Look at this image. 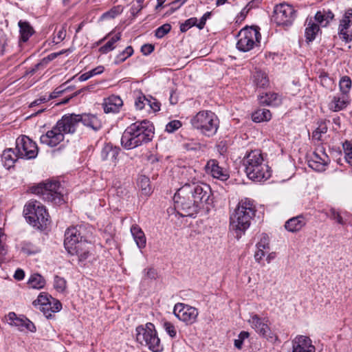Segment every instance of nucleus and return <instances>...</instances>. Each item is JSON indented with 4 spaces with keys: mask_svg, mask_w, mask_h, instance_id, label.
<instances>
[{
    "mask_svg": "<svg viewBox=\"0 0 352 352\" xmlns=\"http://www.w3.org/2000/svg\"><path fill=\"white\" fill-rule=\"evenodd\" d=\"M174 206L182 217H192L201 209L208 212L213 204L209 185L203 182H186L175 192Z\"/></svg>",
    "mask_w": 352,
    "mask_h": 352,
    "instance_id": "f257e3e1",
    "label": "nucleus"
},
{
    "mask_svg": "<svg viewBox=\"0 0 352 352\" xmlns=\"http://www.w3.org/2000/svg\"><path fill=\"white\" fill-rule=\"evenodd\" d=\"M155 128L148 120H138L130 124L124 131L121 144L126 149H132L151 142Z\"/></svg>",
    "mask_w": 352,
    "mask_h": 352,
    "instance_id": "f03ea898",
    "label": "nucleus"
},
{
    "mask_svg": "<svg viewBox=\"0 0 352 352\" xmlns=\"http://www.w3.org/2000/svg\"><path fill=\"white\" fill-rule=\"evenodd\" d=\"M79 124V114L64 115L51 130L40 137V142L54 147L63 141L65 133H74Z\"/></svg>",
    "mask_w": 352,
    "mask_h": 352,
    "instance_id": "7ed1b4c3",
    "label": "nucleus"
},
{
    "mask_svg": "<svg viewBox=\"0 0 352 352\" xmlns=\"http://www.w3.org/2000/svg\"><path fill=\"white\" fill-rule=\"evenodd\" d=\"M256 211V207L250 199L245 198L239 202L237 208L230 217V227L236 232L237 239L241 238L250 227Z\"/></svg>",
    "mask_w": 352,
    "mask_h": 352,
    "instance_id": "20e7f679",
    "label": "nucleus"
},
{
    "mask_svg": "<svg viewBox=\"0 0 352 352\" xmlns=\"http://www.w3.org/2000/svg\"><path fill=\"white\" fill-rule=\"evenodd\" d=\"M248 177L254 182L265 181L271 177V170L264 162L262 153L258 150L251 151L243 160Z\"/></svg>",
    "mask_w": 352,
    "mask_h": 352,
    "instance_id": "39448f33",
    "label": "nucleus"
},
{
    "mask_svg": "<svg viewBox=\"0 0 352 352\" xmlns=\"http://www.w3.org/2000/svg\"><path fill=\"white\" fill-rule=\"evenodd\" d=\"M192 127L206 137L214 136L219 127V120L211 111H201L191 120Z\"/></svg>",
    "mask_w": 352,
    "mask_h": 352,
    "instance_id": "423d86ee",
    "label": "nucleus"
},
{
    "mask_svg": "<svg viewBox=\"0 0 352 352\" xmlns=\"http://www.w3.org/2000/svg\"><path fill=\"white\" fill-rule=\"evenodd\" d=\"M135 331L136 340L140 344L147 346L153 352H160L163 350V346L153 323L147 322L145 326L140 325L136 327Z\"/></svg>",
    "mask_w": 352,
    "mask_h": 352,
    "instance_id": "0eeeda50",
    "label": "nucleus"
},
{
    "mask_svg": "<svg viewBox=\"0 0 352 352\" xmlns=\"http://www.w3.org/2000/svg\"><path fill=\"white\" fill-rule=\"evenodd\" d=\"M63 187L58 181L42 182L32 188V192L39 195L45 201L60 205L64 202Z\"/></svg>",
    "mask_w": 352,
    "mask_h": 352,
    "instance_id": "6e6552de",
    "label": "nucleus"
},
{
    "mask_svg": "<svg viewBox=\"0 0 352 352\" xmlns=\"http://www.w3.org/2000/svg\"><path fill=\"white\" fill-rule=\"evenodd\" d=\"M23 214L30 224L39 229L46 227L50 221L48 212L38 201H30L25 205Z\"/></svg>",
    "mask_w": 352,
    "mask_h": 352,
    "instance_id": "1a4fd4ad",
    "label": "nucleus"
},
{
    "mask_svg": "<svg viewBox=\"0 0 352 352\" xmlns=\"http://www.w3.org/2000/svg\"><path fill=\"white\" fill-rule=\"evenodd\" d=\"M259 30L258 27L252 26H246L241 29L237 34L236 48L243 52L252 50L256 43L260 42L261 35Z\"/></svg>",
    "mask_w": 352,
    "mask_h": 352,
    "instance_id": "9d476101",
    "label": "nucleus"
},
{
    "mask_svg": "<svg viewBox=\"0 0 352 352\" xmlns=\"http://www.w3.org/2000/svg\"><path fill=\"white\" fill-rule=\"evenodd\" d=\"M91 237V229L87 225L81 224L68 228L65 233V248H67L78 243L89 241Z\"/></svg>",
    "mask_w": 352,
    "mask_h": 352,
    "instance_id": "9b49d317",
    "label": "nucleus"
},
{
    "mask_svg": "<svg viewBox=\"0 0 352 352\" xmlns=\"http://www.w3.org/2000/svg\"><path fill=\"white\" fill-rule=\"evenodd\" d=\"M296 16V11L291 5L280 3L275 6L272 21L278 26L291 25Z\"/></svg>",
    "mask_w": 352,
    "mask_h": 352,
    "instance_id": "f8f14e48",
    "label": "nucleus"
},
{
    "mask_svg": "<svg viewBox=\"0 0 352 352\" xmlns=\"http://www.w3.org/2000/svg\"><path fill=\"white\" fill-rule=\"evenodd\" d=\"M16 149L19 157L27 160L34 159L38 152L36 142L26 135H21L16 140Z\"/></svg>",
    "mask_w": 352,
    "mask_h": 352,
    "instance_id": "ddd939ff",
    "label": "nucleus"
},
{
    "mask_svg": "<svg viewBox=\"0 0 352 352\" xmlns=\"http://www.w3.org/2000/svg\"><path fill=\"white\" fill-rule=\"evenodd\" d=\"M173 314L179 320L189 325L197 321L199 311L194 307L184 303H177L174 307Z\"/></svg>",
    "mask_w": 352,
    "mask_h": 352,
    "instance_id": "4468645a",
    "label": "nucleus"
},
{
    "mask_svg": "<svg viewBox=\"0 0 352 352\" xmlns=\"http://www.w3.org/2000/svg\"><path fill=\"white\" fill-rule=\"evenodd\" d=\"M249 322L252 328L268 341L274 343L278 340V336L271 331L267 324V320L265 318H261L258 315L254 314L251 316Z\"/></svg>",
    "mask_w": 352,
    "mask_h": 352,
    "instance_id": "2eb2a0df",
    "label": "nucleus"
},
{
    "mask_svg": "<svg viewBox=\"0 0 352 352\" xmlns=\"http://www.w3.org/2000/svg\"><path fill=\"white\" fill-rule=\"evenodd\" d=\"M3 321L10 326H14L20 331H23L25 329L31 331H36V327L32 322L27 318L18 317L14 312H10L4 317Z\"/></svg>",
    "mask_w": 352,
    "mask_h": 352,
    "instance_id": "dca6fc26",
    "label": "nucleus"
},
{
    "mask_svg": "<svg viewBox=\"0 0 352 352\" xmlns=\"http://www.w3.org/2000/svg\"><path fill=\"white\" fill-rule=\"evenodd\" d=\"M205 168L208 174L221 181H226L230 177L228 171L226 168L220 166L217 160L211 159L208 160Z\"/></svg>",
    "mask_w": 352,
    "mask_h": 352,
    "instance_id": "f3484780",
    "label": "nucleus"
},
{
    "mask_svg": "<svg viewBox=\"0 0 352 352\" xmlns=\"http://www.w3.org/2000/svg\"><path fill=\"white\" fill-rule=\"evenodd\" d=\"M91 246V239L89 241L78 243L76 245H72L65 248L68 253L72 255H76L78 261H85L89 256V249Z\"/></svg>",
    "mask_w": 352,
    "mask_h": 352,
    "instance_id": "a211bd4d",
    "label": "nucleus"
},
{
    "mask_svg": "<svg viewBox=\"0 0 352 352\" xmlns=\"http://www.w3.org/2000/svg\"><path fill=\"white\" fill-rule=\"evenodd\" d=\"M329 162V157L324 153L320 155L318 152H314L307 160L309 166L318 172L324 171Z\"/></svg>",
    "mask_w": 352,
    "mask_h": 352,
    "instance_id": "6ab92c4d",
    "label": "nucleus"
},
{
    "mask_svg": "<svg viewBox=\"0 0 352 352\" xmlns=\"http://www.w3.org/2000/svg\"><path fill=\"white\" fill-rule=\"evenodd\" d=\"M79 117L80 123L94 131H98L102 128V121L96 115L83 113L79 114Z\"/></svg>",
    "mask_w": 352,
    "mask_h": 352,
    "instance_id": "aec40b11",
    "label": "nucleus"
},
{
    "mask_svg": "<svg viewBox=\"0 0 352 352\" xmlns=\"http://www.w3.org/2000/svg\"><path fill=\"white\" fill-rule=\"evenodd\" d=\"M349 103V96H344L340 94L333 96L331 102L328 104V107L331 111L337 112L346 108Z\"/></svg>",
    "mask_w": 352,
    "mask_h": 352,
    "instance_id": "412c9836",
    "label": "nucleus"
},
{
    "mask_svg": "<svg viewBox=\"0 0 352 352\" xmlns=\"http://www.w3.org/2000/svg\"><path fill=\"white\" fill-rule=\"evenodd\" d=\"M307 223L304 216L298 215L292 217L285 222V228L290 232H296L300 231Z\"/></svg>",
    "mask_w": 352,
    "mask_h": 352,
    "instance_id": "4be33fe9",
    "label": "nucleus"
},
{
    "mask_svg": "<svg viewBox=\"0 0 352 352\" xmlns=\"http://www.w3.org/2000/svg\"><path fill=\"white\" fill-rule=\"evenodd\" d=\"M123 102L120 97L111 96L103 104L104 111L107 113L118 112Z\"/></svg>",
    "mask_w": 352,
    "mask_h": 352,
    "instance_id": "5701e85b",
    "label": "nucleus"
},
{
    "mask_svg": "<svg viewBox=\"0 0 352 352\" xmlns=\"http://www.w3.org/2000/svg\"><path fill=\"white\" fill-rule=\"evenodd\" d=\"M131 232L133 238L140 250L146 247V239L144 232L138 225H133L131 227Z\"/></svg>",
    "mask_w": 352,
    "mask_h": 352,
    "instance_id": "b1692460",
    "label": "nucleus"
},
{
    "mask_svg": "<svg viewBox=\"0 0 352 352\" xmlns=\"http://www.w3.org/2000/svg\"><path fill=\"white\" fill-rule=\"evenodd\" d=\"M50 296H48V294L46 293H41L37 299L33 302L34 305L37 304L41 305L40 309L47 318H50L52 316V314L49 313V306H50L51 301Z\"/></svg>",
    "mask_w": 352,
    "mask_h": 352,
    "instance_id": "393cba45",
    "label": "nucleus"
},
{
    "mask_svg": "<svg viewBox=\"0 0 352 352\" xmlns=\"http://www.w3.org/2000/svg\"><path fill=\"white\" fill-rule=\"evenodd\" d=\"M18 157V153L16 154L12 148H8L1 155V161L3 166L9 169L14 166Z\"/></svg>",
    "mask_w": 352,
    "mask_h": 352,
    "instance_id": "a878e982",
    "label": "nucleus"
},
{
    "mask_svg": "<svg viewBox=\"0 0 352 352\" xmlns=\"http://www.w3.org/2000/svg\"><path fill=\"white\" fill-rule=\"evenodd\" d=\"M119 154V149L111 145H105L100 152V157L102 160H110L115 162Z\"/></svg>",
    "mask_w": 352,
    "mask_h": 352,
    "instance_id": "bb28decb",
    "label": "nucleus"
},
{
    "mask_svg": "<svg viewBox=\"0 0 352 352\" xmlns=\"http://www.w3.org/2000/svg\"><path fill=\"white\" fill-rule=\"evenodd\" d=\"M18 25L20 32V42L25 43L34 34V31L30 24L27 21H19Z\"/></svg>",
    "mask_w": 352,
    "mask_h": 352,
    "instance_id": "cd10ccee",
    "label": "nucleus"
},
{
    "mask_svg": "<svg viewBox=\"0 0 352 352\" xmlns=\"http://www.w3.org/2000/svg\"><path fill=\"white\" fill-rule=\"evenodd\" d=\"M334 19V14L330 10L318 11L315 15V20L322 27H327L329 22Z\"/></svg>",
    "mask_w": 352,
    "mask_h": 352,
    "instance_id": "c85d7f7f",
    "label": "nucleus"
},
{
    "mask_svg": "<svg viewBox=\"0 0 352 352\" xmlns=\"http://www.w3.org/2000/svg\"><path fill=\"white\" fill-rule=\"evenodd\" d=\"M271 118V112L266 109H258L252 114V121L257 123L269 121Z\"/></svg>",
    "mask_w": 352,
    "mask_h": 352,
    "instance_id": "c756f323",
    "label": "nucleus"
},
{
    "mask_svg": "<svg viewBox=\"0 0 352 352\" xmlns=\"http://www.w3.org/2000/svg\"><path fill=\"white\" fill-rule=\"evenodd\" d=\"M320 28L318 25L313 22L312 20H310L307 23V26L305 28V32L306 41H313L316 38V36Z\"/></svg>",
    "mask_w": 352,
    "mask_h": 352,
    "instance_id": "7c9ffc66",
    "label": "nucleus"
},
{
    "mask_svg": "<svg viewBox=\"0 0 352 352\" xmlns=\"http://www.w3.org/2000/svg\"><path fill=\"white\" fill-rule=\"evenodd\" d=\"M259 102L262 104L268 106H276L280 103L278 95L276 93H266L265 96H261Z\"/></svg>",
    "mask_w": 352,
    "mask_h": 352,
    "instance_id": "2f4dec72",
    "label": "nucleus"
},
{
    "mask_svg": "<svg viewBox=\"0 0 352 352\" xmlns=\"http://www.w3.org/2000/svg\"><path fill=\"white\" fill-rule=\"evenodd\" d=\"M150 183L149 178L145 175H141L138 179V185L142 194L146 196L149 195L152 192Z\"/></svg>",
    "mask_w": 352,
    "mask_h": 352,
    "instance_id": "473e14b6",
    "label": "nucleus"
},
{
    "mask_svg": "<svg viewBox=\"0 0 352 352\" xmlns=\"http://www.w3.org/2000/svg\"><path fill=\"white\" fill-rule=\"evenodd\" d=\"M254 82L256 87L264 88L269 84L266 74L262 71H256L254 74Z\"/></svg>",
    "mask_w": 352,
    "mask_h": 352,
    "instance_id": "72a5a7b5",
    "label": "nucleus"
},
{
    "mask_svg": "<svg viewBox=\"0 0 352 352\" xmlns=\"http://www.w3.org/2000/svg\"><path fill=\"white\" fill-rule=\"evenodd\" d=\"M28 284L32 288L39 289L44 287L45 285V280L41 275L34 274L29 278Z\"/></svg>",
    "mask_w": 352,
    "mask_h": 352,
    "instance_id": "f704fd0d",
    "label": "nucleus"
},
{
    "mask_svg": "<svg viewBox=\"0 0 352 352\" xmlns=\"http://www.w3.org/2000/svg\"><path fill=\"white\" fill-rule=\"evenodd\" d=\"M120 38H121V33L119 32V33L116 34V35H114L113 36H112L109 39V41H108L107 42V43L105 45L100 47L99 48V52L102 54H107V53L112 51L115 48L114 44L116 42H118V41H120Z\"/></svg>",
    "mask_w": 352,
    "mask_h": 352,
    "instance_id": "c9c22d12",
    "label": "nucleus"
},
{
    "mask_svg": "<svg viewBox=\"0 0 352 352\" xmlns=\"http://www.w3.org/2000/svg\"><path fill=\"white\" fill-rule=\"evenodd\" d=\"M352 82L351 78L347 76H342L339 82V88L340 94L344 96H349L351 89Z\"/></svg>",
    "mask_w": 352,
    "mask_h": 352,
    "instance_id": "e433bc0d",
    "label": "nucleus"
},
{
    "mask_svg": "<svg viewBox=\"0 0 352 352\" xmlns=\"http://www.w3.org/2000/svg\"><path fill=\"white\" fill-rule=\"evenodd\" d=\"M352 25V8L345 10L342 19L340 20L339 28L349 29Z\"/></svg>",
    "mask_w": 352,
    "mask_h": 352,
    "instance_id": "4c0bfd02",
    "label": "nucleus"
},
{
    "mask_svg": "<svg viewBox=\"0 0 352 352\" xmlns=\"http://www.w3.org/2000/svg\"><path fill=\"white\" fill-rule=\"evenodd\" d=\"M133 54V49L131 46H127L122 52L119 53L114 59V64L119 65Z\"/></svg>",
    "mask_w": 352,
    "mask_h": 352,
    "instance_id": "58836bf2",
    "label": "nucleus"
},
{
    "mask_svg": "<svg viewBox=\"0 0 352 352\" xmlns=\"http://www.w3.org/2000/svg\"><path fill=\"white\" fill-rule=\"evenodd\" d=\"M10 38L8 34L2 29H0V56H3L9 46Z\"/></svg>",
    "mask_w": 352,
    "mask_h": 352,
    "instance_id": "ea45409f",
    "label": "nucleus"
},
{
    "mask_svg": "<svg viewBox=\"0 0 352 352\" xmlns=\"http://www.w3.org/2000/svg\"><path fill=\"white\" fill-rule=\"evenodd\" d=\"M123 11V8L121 6H117L113 7L109 11L103 13L101 16V19H114L119 14H120Z\"/></svg>",
    "mask_w": 352,
    "mask_h": 352,
    "instance_id": "a19ab883",
    "label": "nucleus"
},
{
    "mask_svg": "<svg viewBox=\"0 0 352 352\" xmlns=\"http://www.w3.org/2000/svg\"><path fill=\"white\" fill-rule=\"evenodd\" d=\"M338 36L339 38L346 43L352 41V33L349 31L347 28H339L338 27Z\"/></svg>",
    "mask_w": 352,
    "mask_h": 352,
    "instance_id": "79ce46f5",
    "label": "nucleus"
},
{
    "mask_svg": "<svg viewBox=\"0 0 352 352\" xmlns=\"http://www.w3.org/2000/svg\"><path fill=\"white\" fill-rule=\"evenodd\" d=\"M342 146L345 154V160L348 164L352 166V143L346 141L343 143Z\"/></svg>",
    "mask_w": 352,
    "mask_h": 352,
    "instance_id": "37998d69",
    "label": "nucleus"
},
{
    "mask_svg": "<svg viewBox=\"0 0 352 352\" xmlns=\"http://www.w3.org/2000/svg\"><path fill=\"white\" fill-rule=\"evenodd\" d=\"M171 30V25L169 23H165L155 30V36L158 38H162Z\"/></svg>",
    "mask_w": 352,
    "mask_h": 352,
    "instance_id": "c03bdc74",
    "label": "nucleus"
},
{
    "mask_svg": "<svg viewBox=\"0 0 352 352\" xmlns=\"http://www.w3.org/2000/svg\"><path fill=\"white\" fill-rule=\"evenodd\" d=\"M197 21L198 20L196 17H192L187 19L184 23L181 24L180 31L182 32H185L193 26L197 27Z\"/></svg>",
    "mask_w": 352,
    "mask_h": 352,
    "instance_id": "a18cd8bd",
    "label": "nucleus"
},
{
    "mask_svg": "<svg viewBox=\"0 0 352 352\" xmlns=\"http://www.w3.org/2000/svg\"><path fill=\"white\" fill-rule=\"evenodd\" d=\"M54 287L58 292H64L66 288V280L58 276H54Z\"/></svg>",
    "mask_w": 352,
    "mask_h": 352,
    "instance_id": "49530a36",
    "label": "nucleus"
},
{
    "mask_svg": "<svg viewBox=\"0 0 352 352\" xmlns=\"http://www.w3.org/2000/svg\"><path fill=\"white\" fill-rule=\"evenodd\" d=\"M148 96H146L143 94H140L138 97L136 98L135 100V106L137 109L142 110L144 109L146 104L148 105Z\"/></svg>",
    "mask_w": 352,
    "mask_h": 352,
    "instance_id": "de8ad7c7",
    "label": "nucleus"
},
{
    "mask_svg": "<svg viewBox=\"0 0 352 352\" xmlns=\"http://www.w3.org/2000/svg\"><path fill=\"white\" fill-rule=\"evenodd\" d=\"M182 126V122L179 120H174L169 122L166 125L165 131L169 133H171L179 129Z\"/></svg>",
    "mask_w": 352,
    "mask_h": 352,
    "instance_id": "09e8293b",
    "label": "nucleus"
},
{
    "mask_svg": "<svg viewBox=\"0 0 352 352\" xmlns=\"http://www.w3.org/2000/svg\"><path fill=\"white\" fill-rule=\"evenodd\" d=\"M163 327L165 329L166 332L170 336L171 338L176 337L177 331L173 323L168 321H165L163 323Z\"/></svg>",
    "mask_w": 352,
    "mask_h": 352,
    "instance_id": "8fccbe9b",
    "label": "nucleus"
},
{
    "mask_svg": "<svg viewBox=\"0 0 352 352\" xmlns=\"http://www.w3.org/2000/svg\"><path fill=\"white\" fill-rule=\"evenodd\" d=\"M249 335L250 334L248 331H241L239 334L238 338L234 340V346L238 349H241L242 348L244 340L248 338L249 337Z\"/></svg>",
    "mask_w": 352,
    "mask_h": 352,
    "instance_id": "3c124183",
    "label": "nucleus"
},
{
    "mask_svg": "<svg viewBox=\"0 0 352 352\" xmlns=\"http://www.w3.org/2000/svg\"><path fill=\"white\" fill-rule=\"evenodd\" d=\"M50 306H49V313H56L59 311L62 308V305L60 301L53 298L50 296Z\"/></svg>",
    "mask_w": 352,
    "mask_h": 352,
    "instance_id": "603ef678",
    "label": "nucleus"
},
{
    "mask_svg": "<svg viewBox=\"0 0 352 352\" xmlns=\"http://www.w3.org/2000/svg\"><path fill=\"white\" fill-rule=\"evenodd\" d=\"M327 131V126L325 123H320L318 127L314 131L313 137L316 139L320 140L321 134L326 133Z\"/></svg>",
    "mask_w": 352,
    "mask_h": 352,
    "instance_id": "864d4df0",
    "label": "nucleus"
},
{
    "mask_svg": "<svg viewBox=\"0 0 352 352\" xmlns=\"http://www.w3.org/2000/svg\"><path fill=\"white\" fill-rule=\"evenodd\" d=\"M148 105L154 112L159 111L160 110V102L151 96H148Z\"/></svg>",
    "mask_w": 352,
    "mask_h": 352,
    "instance_id": "5fc2aeb1",
    "label": "nucleus"
},
{
    "mask_svg": "<svg viewBox=\"0 0 352 352\" xmlns=\"http://www.w3.org/2000/svg\"><path fill=\"white\" fill-rule=\"evenodd\" d=\"M63 54L62 52H60L58 53H52L47 56L46 57L43 58L41 61V64L42 65L43 67H45L47 65V64L55 59L58 55Z\"/></svg>",
    "mask_w": 352,
    "mask_h": 352,
    "instance_id": "6e6d98bb",
    "label": "nucleus"
},
{
    "mask_svg": "<svg viewBox=\"0 0 352 352\" xmlns=\"http://www.w3.org/2000/svg\"><path fill=\"white\" fill-rule=\"evenodd\" d=\"M257 249L269 250V240L266 234H263L260 241L256 244Z\"/></svg>",
    "mask_w": 352,
    "mask_h": 352,
    "instance_id": "4d7b16f0",
    "label": "nucleus"
},
{
    "mask_svg": "<svg viewBox=\"0 0 352 352\" xmlns=\"http://www.w3.org/2000/svg\"><path fill=\"white\" fill-rule=\"evenodd\" d=\"M183 147L187 151H197L201 148V144L196 142H189L183 144Z\"/></svg>",
    "mask_w": 352,
    "mask_h": 352,
    "instance_id": "13d9d810",
    "label": "nucleus"
},
{
    "mask_svg": "<svg viewBox=\"0 0 352 352\" xmlns=\"http://www.w3.org/2000/svg\"><path fill=\"white\" fill-rule=\"evenodd\" d=\"M144 278L149 279H156L157 277V273L156 270L153 267L147 268L144 270Z\"/></svg>",
    "mask_w": 352,
    "mask_h": 352,
    "instance_id": "bf43d9fd",
    "label": "nucleus"
},
{
    "mask_svg": "<svg viewBox=\"0 0 352 352\" xmlns=\"http://www.w3.org/2000/svg\"><path fill=\"white\" fill-rule=\"evenodd\" d=\"M330 213H331V218L333 219L334 221H336L338 223L341 224V225H343L344 223L340 214L338 211H336L335 209H333V208L331 209Z\"/></svg>",
    "mask_w": 352,
    "mask_h": 352,
    "instance_id": "052dcab7",
    "label": "nucleus"
},
{
    "mask_svg": "<svg viewBox=\"0 0 352 352\" xmlns=\"http://www.w3.org/2000/svg\"><path fill=\"white\" fill-rule=\"evenodd\" d=\"M211 16V12H206L202 16L201 18L200 19L199 21L198 22L197 21V27L199 29V30H202L205 25H206V22L207 21V19H208Z\"/></svg>",
    "mask_w": 352,
    "mask_h": 352,
    "instance_id": "680f3d73",
    "label": "nucleus"
},
{
    "mask_svg": "<svg viewBox=\"0 0 352 352\" xmlns=\"http://www.w3.org/2000/svg\"><path fill=\"white\" fill-rule=\"evenodd\" d=\"M153 50L154 45L152 44H144L141 47V52L145 56L149 55Z\"/></svg>",
    "mask_w": 352,
    "mask_h": 352,
    "instance_id": "e2e57ef3",
    "label": "nucleus"
},
{
    "mask_svg": "<svg viewBox=\"0 0 352 352\" xmlns=\"http://www.w3.org/2000/svg\"><path fill=\"white\" fill-rule=\"evenodd\" d=\"M187 1V0H174L170 5L171 7V12H173L177 9H178L179 7H181L184 3H185Z\"/></svg>",
    "mask_w": 352,
    "mask_h": 352,
    "instance_id": "0e129e2a",
    "label": "nucleus"
},
{
    "mask_svg": "<svg viewBox=\"0 0 352 352\" xmlns=\"http://www.w3.org/2000/svg\"><path fill=\"white\" fill-rule=\"evenodd\" d=\"M321 84L323 86H328L330 84L333 83V80L331 78H329L327 74H321L320 76Z\"/></svg>",
    "mask_w": 352,
    "mask_h": 352,
    "instance_id": "69168bd1",
    "label": "nucleus"
},
{
    "mask_svg": "<svg viewBox=\"0 0 352 352\" xmlns=\"http://www.w3.org/2000/svg\"><path fill=\"white\" fill-rule=\"evenodd\" d=\"M65 91V89H62L61 87H57L53 92L50 94L48 98H50V100L56 98L60 96Z\"/></svg>",
    "mask_w": 352,
    "mask_h": 352,
    "instance_id": "338daca9",
    "label": "nucleus"
},
{
    "mask_svg": "<svg viewBox=\"0 0 352 352\" xmlns=\"http://www.w3.org/2000/svg\"><path fill=\"white\" fill-rule=\"evenodd\" d=\"M66 36V30L65 27H63L57 33L56 38L57 41L56 43H59L62 41H63Z\"/></svg>",
    "mask_w": 352,
    "mask_h": 352,
    "instance_id": "774afa93",
    "label": "nucleus"
}]
</instances>
